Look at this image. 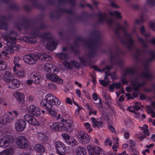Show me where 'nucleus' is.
Masks as SVG:
<instances>
[{
	"instance_id": "nucleus-1",
	"label": "nucleus",
	"mask_w": 155,
	"mask_h": 155,
	"mask_svg": "<svg viewBox=\"0 0 155 155\" xmlns=\"http://www.w3.org/2000/svg\"><path fill=\"white\" fill-rule=\"evenodd\" d=\"M74 127L73 122L71 117L62 119L61 122H53L49 126L51 130L53 131H61L70 132L72 130Z\"/></svg>"
},
{
	"instance_id": "nucleus-2",
	"label": "nucleus",
	"mask_w": 155,
	"mask_h": 155,
	"mask_svg": "<svg viewBox=\"0 0 155 155\" xmlns=\"http://www.w3.org/2000/svg\"><path fill=\"white\" fill-rule=\"evenodd\" d=\"M44 69L47 73L46 77L48 79L58 84H62L63 80L58 76L55 75L58 73V69L57 67L49 63L45 64Z\"/></svg>"
},
{
	"instance_id": "nucleus-3",
	"label": "nucleus",
	"mask_w": 155,
	"mask_h": 155,
	"mask_svg": "<svg viewBox=\"0 0 155 155\" xmlns=\"http://www.w3.org/2000/svg\"><path fill=\"white\" fill-rule=\"evenodd\" d=\"M42 56L43 59H44L46 61H48L49 59L50 60L51 59V57L48 56L47 55H43L41 53H39L37 55H25L24 58V60L25 61L30 64H35L37 60L41 57V56Z\"/></svg>"
},
{
	"instance_id": "nucleus-4",
	"label": "nucleus",
	"mask_w": 155,
	"mask_h": 155,
	"mask_svg": "<svg viewBox=\"0 0 155 155\" xmlns=\"http://www.w3.org/2000/svg\"><path fill=\"white\" fill-rule=\"evenodd\" d=\"M43 100L45 101V104L48 105H51L52 106L53 105L56 106H59L61 103V101L58 98L49 94H47L45 99Z\"/></svg>"
},
{
	"instance_id": "nucleus-5",
	"label": "nucleus",
	"mask_w": 155,
	"mask_h": 155,
	"mask_svg": "<svg viewBox=\"0 0 155 155\" xmlns=\"http://www.w3.org/2000/svg\"><path fill=\"white\" fill-rule=\"evenodd\" d=\"M56 153L59 155H65L67 153L66 147L65 144L60 141H56L54 143Z\"/></svg>"
},
{
	"instance_id": "nucleus-6",
	"label": "nucleus",
	"mask_w": 155,
	"mask_h": 155,
	"mask_svg": "<svg viewBox=\"0 0 155 155\" xmlns=\"http://www.w3.org/2000/svg\"><path fill=\"white\" fill-rule=\"evenodd\" d=\"M87 149L89 155H104V152L103 150L98 147L88 145Z\"/></svg>"
},
{
	"instance_id": "nucleus-7",
	"label": "nucleus",
	"mask_w": 155,
	"mask_h": 155,
	"mask_svg": "<svg viewBox=\"0 0 155 155\" xmlns=\"http://www.w3.org/2000/svg\"><path fill=\"white\" fill-rule=\"evenodd\" d=\"M13 141L14 139L12 136H4L0 139V147L5 148L12 144Z\"/></svg>"
},
{
	"instance_id": "nucleus-8",
	"label": "nucleus",
	"mask_w": 155,
	"mask_h": 155,
	"mask_svg": "<svg viewBox=\"0 0 155 155\" xmlns=\"http://www.w3.org/2000/svg\"><path fill=\"white\" fill-rule=\"evenodd\" d=\"M40 104L42 107H45L48 114L51 116L54 117L56 116L57 112L54 107L51 105H48L45 104L44 100H41Z\"/></svg>"
},
{
	"instance_id": "nucleus-9",
	"label": "nucleus",
	"mask_w": 155,
	"mask_h": 155,
	"mask_svg": "<svg viewBox=\"0 0 155 155\" xmlns=\"http://www.w3.org/2000/svg\"><path fill=\"white\" fill-rule=\"evenodd\" d=\"M16 144L18 147L24 148L28 146V142L26 138L23 136L18 137L16 139Z\"/></svg>"
},
{
	"instance_id": "nucleus-10",
	"label": "nucleus",
	"mask_w": 155,
	"mask_h": 155,
	"mask_svg": "<svg viewBox=\"0 0 155 155\" xmlns=\"http://www.w3.org/2000/svg\"><path fill=\"white\" fill-rule=\"evenodd\" d=\"M26 124V122L23 120H18L15 124V130L18 132L23 131L25 128Z\"/></svg>"
},
{
	"instance_id": "nucleus-11",
	"label": "nucleus",
	"mask_w": 155,
	"mask_h": 155,
	"mask_svg": "<svg viewBox=\"0 0 155 155\" xmlns=\"http://www.w3.org/2000/svg\"><path fill=\"white\" fill-rule=\"evenodd\" d=\"M27 110L29 113L36 117L39 116L41 114L39 108L33 104L30 105L28 107Z\"/></svg>"
},
{
	"instance_id": "nucleus-12",
	"label": "nucleus",
	"mask_w": 155,
	"mask_h": 155,
	"mask_svg": "<svg viewBox=\"0 0 155 155\" xmlns=\"http://www.w3.org/2000/svg\"><path fill=\"white\" fill-rule=\"evenodd\" d=\"M24 119L28 123L31 125L38 126L39 124L38 121L36 119L28 114L25 115L24 116Z\"/></svg>"
},
{
	"instance_id": "nucleus-13",
	"label": "nucleus",
	"mask_w": 155,
	"mask_h": 155,
	"mask_svg": "<svg viewBox=\"0 0 155 155\" xmlns=\"http://www.w3.org/2000/svg\"><path fill=\"white\" fill-rule=\"evenodd\" d=\"M78 137L79 140L83 143H86L90 141V138L88 135L86 133L81 132L78 135Z\"/></svg>"
},
{
	"instance_id": "nucleus-14",
	"label": "nucleus",
	"mask_w": 155,
	"mask_h": 155,
	"mask_svg": "<svg viewBox=\"0 0 155 155\" xmlns=\"http://www.w3.org/2000/svg\"><path fill=\"white\" fill-rule=\"evenodd\" d=\"M14 78L13 74L8 71H6L3 76V79L6 82H11Z\"/></svg>"
},
{
	"instance_id": "nucleus-15",
	"label": "nucleus",
	"mask_w": 155,
	"mask_h": 155,
	"mask_svg": "<svg viewBox=\"0 0 155 155\" xmlns=\"http://www.w3.org/2000/svg\"><path fill=\"white\" fill-rule=\"evenodd\" d=\"M31 75V77L34 79V82L36 84H38L39 83L42 79V77L38 72H35L32 73Z\"/></svg>"
},
{
	"instance_id": "nucleus-16",
	"label": "nucleus",
	"mask_w": 155,
	"mask_h": 155,
	"mask_svg": "<svg viewBox=\"0 0 155 155\" xmlns=\"http://www.w3.org/2000/svg\"><path fill=\"white\" fill-rule=\"evenodd\" d=\"M34 149L36 152L40 153L44 152L45 150V147L44 146L40 143L35 144Z\"/></svg>"
},
{
	"instance_id": "nucleus-17",
	"label": "nucleus",
	"mask_w": 155,
	"mask_h": 155,
	"mask_svg": "<svg viewBox=\"0 0 155 155\" xmlns=\"http://www.w3.org/2000/svg\"><path fill=\"white\" fill-rule=\"evenodd\" d=\"M92 121V126L93 127H97L98 128H100L103 126V123L101 121H97L94 117L91 119Z\"/></svg>"
},
{
	"instance_id": "nucleus-18",
	"label": "nucleus",
	"mask_w": 155,
	"mask_h": 155,
	"mask_svg": "<svg viewBox=\"0 0 155 155\" xmlns=\"http://www.w3.org/2000/svg\"><path fill=\"white\" fill-rule=\"evenodd\" d=\"M64 64L65 66L68 68L70 67V65H71L72 66L76 68H78L79 67V64L76 61H70V64L69 62L67 61H65L64 62Z\"/></svg>"
},
{
	"instance_id": "nucleus-19",
	"label": "nucleus",
	"mask_w": 155,
	"mask_h": 155,
	"mask_svg": "<svg viewBox=\"0 0 155 155\" xmlns=\"http://www.w3.org/2000/svg\"><path fill=\"white\" fill-rule=\"evenodd\" d=\"M37 136L39 139L44 143H45V142L47 140V137L46 135L41 132H37Z\"/></svg>"
},
{
	"instance_id": "nucleus-20",
	"label": "nucleus",
	"mask_w": 155,
	"mask_h": 155,
	"mask_svg": "<svg viewBox=\"0 0 155 155\" xmlns=\"http://www.w3.org/2000/svg\"><path fill=\"white\" fill-rule=\"evenodd\" d=\"M76 155H86V150L85 148L82 147H78L75 151Z\"/></svg>"
},
{
	"instance_id": "nucleus-21",
	"label": "nucleus",
	"mask_w": 155,
	"mask_h": 155,
	"mask_svg": "<svg viewBox=\"0 0 155 155\" xmlns=\"http://www.w3.org/2000/svg\"><path fill=\"white\" fill-rule=\"evenodd\" d=\"M14 96L16 100L19 102H22L24 101V96L21 93L16 92L14 94Z\"/></svg>"
},
{
	"instance_id": "nucleus-22",
	"label": "nucleus",
	"mask_w": 155,
	"mask_h": 155,
	"mask_svg": "<svg viewBox=\"0 0 155 155\" xmlns=\"http://www.w3.org/2000/svg\"><path fill=\"white\" fill-rule=\"evenodd\" d=\"M2 38L7 41V45H10V43L14 44L16 43V39L15 38L12 37H8L7 36H5L4 35H2Z\"/></svg>"
},
{
	"instance_id": "nucleus-23",
	"label": "nucleus",
	"mask_w": 155,
	"mask_h": 155,
	"mask_svg": "<svg viewBox=\"0 0 155 155\" xmlns=\"http://www.w3.org/2000/svg\"><path fill=\"white\" fill-rule=\"evenodd\" d=\"M14 153L12 149H7L0 152V155H12Z\"/></svg>"
},
{
	"instance_id": "nucleus-24",
	"label": "nucleus",
	"mask_w": 155,
	"mask_h": 155,
	"mask_svg": "<svg viewBox=\"0 0 155 155\" xmlns=\"http://www.w3.org/2000/svg\"><path fill=\"white\" fill-rule=\"evenodd\" d=\"M14 74L17 77H23L25 76V72L24 69L21 68L19 69Z\"/></svg>"
},
{
	"instance_id": "nucleus-25",
	"label": "nucleus",
	"mask_w": 155,
	"mask_h": 155,
	"mask_svg": "<svg viewBox=\"0 0 155 155\" xmlns=\"http://www.w3.org/2000/svg\"><path fill=\"white\" fill-rule=\"evenodd\" d=\"M12 84L11 87L13 88L18 87L20 85V83L17 79L14 78L13 80L12 81Z\"/></svg>"
},
{
	"instance_id": "nucleus-26",
	"label": "nucleus",
	"mask_w": 155,
	"mask_h": 155,
	"mask_svg": "<svg viewBox=\"0 0 155 155\" xmlns=\"http://www.w3.org/2000/svg\"><path fill=\"white\" fill-rule=\"evenodd\" d=\"M7 49H6V50L2 51V53L3 55L5 56L6 54H11L13 53L14 49H12V47L11 48L7 47Z\"/></svg>"
},
{
	"instance_id": "nucleus-27",
	"label": "nucleus",
	"mask_w": 155,
	"mask_h": 155,
	"mask_svg": "<svg viewBox=\"0 0 155 155\" xmlns=\"http://www.w3.org/2000/svg\"><path fill=\"white\" fill-rule=\"evenodd\" d=\"M95 104V106L97 107L100 110V111L101 113H103L104 111L105 108L104 107H102V105L101 103V100L100 99L99 100V103H94Z\"/></svg>"
},
{
	"instance_id": "nucleus-28",
	"label": "nucleus",
	"mask_w": 155,
	"mask_h": 155,
	"mask_svg": "<svg viewBox=\"0 0 155 155\" xmlns=\"http://www.w3.org/2000/svg\"><path fill=\"white\" fill-rule=\"evenodd\" d=\"M47 48L48 49L51 50H53L55 49L56 48L55 44L53 42L51 43H48L47 45Z\"/></svg>"
},
{
	"instance_id": "nucleus-29",
	"label": "nucleus",
	"mask_w": 155,
	"mask_h": 155,
	"mask_svg": "<svg viewBox=\"0 0 155 155\" xmlns=\"http://www.w3.org/2000/svg\"><path fill=\"white\" fill-rule=\"evenodd\" d=\"M147 128L148 126L146 124L144 125L143 127H141V129L142 131L144 134L147 136L149 135V132Z\"/></svg>"
},
{
	"instance_id": "nucleus-30",
	"label": "nucleus",
	"mask_w": 155,
	"mask_h": 155,
	"mask_svg": "<svg viewBox=\"0 0 155 155\" xmlns=\"http://www.w3.org/2000/svg\"><path fill=\"white\" fill-rule=\"evenodd\" d=\"M11 120L12 119L10 118L9 117H7L5 119V121L3 120V121H2V122L0 121V127L5 124H7L10 123L11 121Z\"/></svg>"
},
{
	"instance_id": "nucleus-31",
	"label": "nucleus",
	"mask_w": 155,
	"mask_h": 155,
	"mask_svg": "<svg viewBox=\"0 0 155 155\" xmlns=\"http://www.w3.org/2000/svg\"><path fill=\"white\" fill-rule=\"evenodd\" d=\"M99 81L100 84L103 86H106L108 84L109 82V79L107 78V76L106 75L105 77L104 80H99Z\"/></svg>"
},
{
	"instance_id": "nucleus-32",
	"label": "nucleus",
	"mask_w": 155,
	"mask_h": 155,
	"mask_svg": "<svg viewBox=\"0 0 155 155\" xmlns=\"http://www.w3.org/2000/svg\"><path fill=\"white\" fill-rule=\"evenodd\" d=\"M127 110L129 111L130 112H134L135 115H134L135 117L136 118H138L140 117V114H137L134 110L133 109V107L131 106H130L127 107Z\"/></svg>"
},
{
	"instance_id": "nucleus-33",
	"label": "nucleus",
	"mask_w": 155,
	"mask_h": 155,
	"mask_svg": "<svg viewBox=\"0 0 155 155\" xmlns=\"http://www.w3.org/2000/svg\"><path fill=\"white\" fill-rule=\"evenodd\" d=\"M6 68V63L3 60H0V70L5 69Z\"/></svg>"
},
{
	"instance_id": "nucleus-34",
	"label": "nucleus",
	"mask_w": 155,
	"mask_h": 155,
	"mask_svg": "<svg viewBox=\"0 0 155 155\" xmlns=\"http://www.w3.org/2000/svg\"><path fill=\"white\" fill-rule=\"evenodd\" d=\"M116 142L115 143V144H113L112 147V148L113 150L115 151H117V148L119 147L118 138H116Z\"/></svg>"
},
{
	"instance_id": "nucleus-35",
	"label": "nucleus",
	"mask_w": 155,
	"mask_h": 155,
	"mask_svg": "<svg viewBox=\"0 0 155 155\" xmlns=\"http://www.w3.org/2000/svg\"><path fill=\"white\" fill-rule=\"evenodd\" d=\"M23 39L26 42L28 43H34L36 41L35 38L33 39L32 38H28L25 37L23 38Z\"/></svg>"
},
{
	"instance_id": "nucleus-36",
	"label": "nucleus",
	"mask_w": 155,
	"mask_h": 155,
	"mask_svg": "<svg viewBox=\"0 0 155 155\" xmlns=\"http://www.w3.org/2000/svg\"><path fill=\"white\" fill-rule=\"evenodd\" d=\"M84 125L85 128L88 130L89 132H91L92 131V130L91 128V126L89 123L88 122L85 123Z\"/></svg>"
},
{
	"instance_id": "nucleus-37",
	"label": "nucleus",
	"mask_w": 155,
	"mask_h": 155,
	"mask_svg": "<svg viewBox=\"0 0 155 155\" xmlns=\"http://www.w3.org/2000/svg\"><path fill=\"white\" fill-rule=\"evenodd\" d=\"M8 114L9 116L11 117H16L18 115V112L16 110H13L12 112L9 111L8 112Z\"/></svg>"
},
{
	"instance_id": "nucleus-38",
	"label": "nucleus",
	"mask_w": 155,
	"mask_h": 155,
	"mask_svg": "<svg viewBox=\"0 0 155 155\" xmlns=\"http://www.w3.org/2000/svg\"><path fill=\"white\" fill-rule=\"evenodd\" d=\"M110 14L112 15L115 16L117 18H121L120 13L117 12H110Z\"/></svg>"
},
{
	"instance_id": "nucleus-39",
	"label": "nucleus",
	"mask_w": 155,
	"mask_h": 155,
	"mask_svg": "<svg viewBox=\"0 0 155 155\" xmlns=\"http://www.w3.org/2000/svg\"><path fill=\"white\" fill-rule=\"evenodd\" d=\"M21 66L20 64H15L13 67V71L15 74V72H17L20 67Z\"/></svg>"
},
{
	"instance_id": "nucleus-40",
	"label": "nucleus",
	"mask_w": 155,
	"mask_h": 155,
	"mask_svg": "<svg viewBox=\"0 0 155 155\" xmlns=\"http://www.w3.org/2000/svg\"><path fill=\"white\" fill-rule=\"evenodd\" d=\"M62 138L65 140H68L70 139V136L66 133L62 134H61Z\"/></svg>"
},
{
	"instance_id": "nucleus-41",
	"label": "nucleus",
	"mask_w": 155,
	"mask_h": 155,
	"mask_svg": "<svg viewBox=\"0 0 155 155\" xmlns=\"http://www.w3.org/2000/svg\"><path fill=\"white\" fill-rule=\"evenodd\" d=\"M125 124L128 126H131L133 124L131 121L130 119L127 118L126 119L124 120Z\"/></svg>"
},
{
	"instance_id": "nucleus-42",
	"label": "nucleus",
	"mask_w": 155,
	"mask_h": 155,
	"mask_svg": "<svg viewBox=\"0 0 155 155\" xmlns=\"http://www.w3.org/2000/svg\"><path fill=\"white\" fill-rule=\"evenodd\" d=\"M104 144L106 145H109L110 147H111L112 145V141L108 139H107L105 141Z\"/></svg>"
},
{
	"instance_id": "nucleus-43",
	"label": "nucleus",
	"mask_w": 155,
	"mask_h": 155,
	"mask_svg": "<svg viewBox=\"0 0 155 155\" xmlns=\"http://www.w3.org/2000/svg\"><path fill=\"white\" fill-rule=\"evenodd\" d=\"M139 105V103L138 102H136L135 103V105L133 107V108L136 110H139L140 109Z\"/></svg>"
},
{
	"instance_id": "nucleus-44",
	"label": "nucleus",
	"mask_w": 155,
	"mask_h": 155,
	"mask_svg": "<svg viewBox=\"0 0 155 155\" xmlns=\"http://www.w3.org/2000/svg\"><path fill=\"white\" fill-rule=\"evenodd\" d=\"M20 60V58L19 57H15L13 61V63L14 64H19L18 63L19 61Z\"/></svg>"
},
{
	"instance_id": "nucleus-45",
	"label": "nucleus",
	"mask_w": 155,
	"mask_h": 155,
	"mask_svg": "<svg viewBox=\"0 0 155 155\" xmlns=\"http://www.w3.org/2000/svg\"><path fill=\"white\" fill-rule=\"evenodd\" d=\"M97 113V111L96 110H93L91 109H89V115H90L91 114H94L96 115Z\"/></svg>"
},
{
	"instance_id": "nucleus-46",
	"label": "nucleus",
	"mask_w": 155,
	"mask_h": 155,
	"mask_svg": "<svg viewBox=\"0 0 155 155\" xmlns=\"http://www.w3.org/2000/svg\"><path fill=\"white\" fill-rule=\"evenodd\" d=\"M71 143L73 144V145H76L77 144V142L75 140H74V139H71ZM67 143L68 145H70V144H71V142L70 141H69L68 142H67Z\"/></svg>"
},
{
	"instance_id": "nucleus-47",
	"label": "nucleus",
	"mask_w": 155,
	"mask_h": 155,
	"mask_svg": "<svg viewBox=\"0 0 155 155\" xmlns=\"http://www.w3.org/2000/svg\"><path fill=\"white\" fill-rule=\"evenodd\" d=\"M49 87L50 89H56V87L55 86V85L53 84L52 83H50L48 84Z\"/></svg>"
},
{
	"instance_id": "nucleus-48",
	"label": "nucleus",
	"mask_w": 155,
	"mask_h": 155,
	"mask_svg": "<svg viewBox=\"0 0 155 155\" xmlns=\"http://www.w3.org/2000/svg\"><path fill=\"white\" fill-rule=\"evenodd\" d=\"M11 46L12 47V49H14V50L15 51L18 50L19 49L20 47L19 46L14 45Z\"/></svg>"
},
{
	"instance_id": "nucleus-49",
	"label": "nucleus",
	"mask_w": 155,
	"mask_h": 155,
	"mask_svg": "<svg viewBox=\"0 0 155 155\" xmlns=\"http://www.w3.org/2000/svg\"><path fill=\"white\" fill-rule=\"evenodd\" d=\"M131 150L136 153H139V151L138 149L136 147H134L130 149Z\"/></svg>"
},
{
	"instance_id": "nucleus-50",
	"label": "nucleus",
	"mask_w": 155,
	"mask_h": 155,
	"mask_svg": "<svg viewBox=\"0 0 155 155\" xmlns=\"http://www.w3.org/2000/svg\"><path fill=\"white\" fill-rule=\"evenodd\" d=\"M115 87V86L114 84H110L109 86V90L110 91L113 92L114 90V88Z\"/></svg>"
},
{
	"instance_id": "nucleus-51",
	"label": "nucleus",
	"mask_w": 155,
	"mask_h": 155,
	"mask_svg": "<svg viewBox=\"0 0 155 155\" xmlns=\"http://www.w3.org/2000/svg\"><path fill=\"white\" fill-rule=\"evenodd\" d=\"M137 137L140 141H142L145 137V136L142 134H138Z\"/></svg>"
},
{
	"instance_id": "nucleus-52",
	"label": "nucleus",
	"mask_w": 155,
	"mask_h": 155,
	"mask_svg": "<svg viewBox=\"0 0 155 155\" xmlns=\"http://www.w3.org/2000/svg\"><path fill=\"white\" fill-rule=\"evenodd\" d=\"M78 107H77L75 111V114L77 115H78L79 114V111L81 110V108L79 107L78 105H77Z\"/></svg>"
},
{
	"instance_id": "nucleus-53",
	"label": "nucleus",
	"mask_w": 155,
	"mask_h": 155,
	"mask_svg": "<svg viewBox=\"0 0 155 155\" xmlns=\"http://www.w3.org/2000/svg\"><path fill=\"white\" fill-rule=\"evenodd\" d=\"M76 92L77 94V95L79 97H81V91L79 90V89H77L76 91Z\"/></svg>"
},
{
	"instance_id": "nucleus-54",
	"label": "nucleus",
	"mask_w": 155,
	"mask_h": 155,
	"mask_svg": "<svg viewBox=\"0 0 155 155\" xmlns=\"http://www.w3.org/2000/svg\"><path fill=\"white\" fill-rule=\"evenodd\" d=\"M66 102L70 104H71L72 102L71 99L69 98H67L66 99Z\"/></svg>"
},
{
	"instance_id": "nucleus-55",
	"label": "nucleus",
	"mask_w": 155,
	"mask_h": 155,
	"mask_svg": "<svg viewBox=\"0 0 155 155\" xmlns=\"http://www.w3.org/2000/svg\"><path fill=\"white\" fill-rule=\"evenodd\" d=\"M124 93V91L123 89H121L119 92H117L116 93L117 97L119 96L120 94H123Z\"/></svg>"
},
{
	"instance_id": "nucleus-56",
	"label": "nucleus",
	"mask_w": 155,
	"mask_h": 155,
	"mask_svg": "<svg viewBox=\"0 0 155 155\" xmlns=\"http://www.w3.org/2000/svg\"><path fill=\"white\" fill-rule=\"evenodd\" d=\"M92 96L94 101H96L97 100L98 97L97 95L96 94H94Z\"/></svg>"
},
{
	"instance_id": "nucleus-57",
	"label": "nucleus",
	"mask_w": 155,
	"mask_h": 155,
	"mask_svg": "<svg viewBox=\"0 0 155 155\" xmlns=\"http://www.w3.org/2000/svg\"><path fill=\"white\" fill-rule=\"evenodd\" d=\"M114 84L115 87L117 89L119 88L120 87V84L119 83H115Z\"/></svg>"
},
{
	"instance_id": "nucleus-58",
	"label": "nucleus",
	"mask_w": 155,
	"mask_h": 155,
	"mask_svg": "<svg viewBox=\"0 0 155 155\" xmlns=\"http://www.w3.org/2000/svg\"><path fill=\"white\" fill-rule=\"evenodd\" d=\"M124 136L126 139H128L129 136V133L127 132H125L124 134Z\"/></svg>"
},
{
	"instance_id": "nucleus-59",
	"label": "nucleus",
	"mask_w": 155,
	"mask_h": 155,
	"mask_svg": "<svg viewBox=\"0 0 155 155\" xmlns=\"http://www.w3.org/2000/svg\"><path fill=\"white\" fill-rule=\"evenodd\" d=\"M33 81L30 79L28 80L27 81V83L28 85H31L32 84Z\"/></svg>"
},
{
	"instance_id": "nucleus-60",
	"label": "nucleus",
	"mask_w": 155,
	"mask_h": 155,
	"mask_svg": "<svg viewBox=\"0 0 155 155\" xmlns=\"http://www.w3.org/2000/svg\"><path fill=\"white\" fill-rule=\"evenodd\" d=\"M126 96L127 97V99H133V97H132L130 94H126Z\"/></svg>"
},
{
	"instance_id": "nucleus-61",
	"label": "nucleus",
	"mask_w": 155,
	"mask_h": 155,
	"mask_svg": "<svg viewBox=\"0 0 155 155\" xmlns=\"http://www.w3.org/2000/svg\"><path fill=\"white\" fill-rule=\"evenodd\" d=\"M108 128L109 130H110L111 132H114L115 131L114 129L112 126H109Z\"/></svg>"
},
{
	"instance_id": "nucleus-62",
	"label": "nucleus",
	"mask_w": 155,
	"mask_h": 155,
	"mask_svg": "<svg viewBox=\"0 0 155 155\" xmlns=\"http://www.w3.org/2000/svg\"><path fill=\"white\" fill-rule=\"evenodd\" d=\"M118 155H128V154L126 153V151H124L121 153H119Z\"/></svg>"
},
{
	"instance_id": "nucleus-63",
	"label": "nucleus",
	"mask_w": 155,
	"mask_h": 155,
	"mask_svg": "<svg viewBox=\"0 0 155 155\" xmlns=\"http://www.w3.org/2000/svg\"><path fill=\"white\" fill-rule=\"evenodd\" d=\"M124 95H121L119 99V100L120 101H123L124 100Z\"/></svg>"
},
{
	"instance_id": "nucleus-64",
	"label": "nucleus",
	"mask_w": 155,
	"mask_h": 155,
	"mask_svg": "<svg viewBox=\"0 0 155 155\" xmlns=\"http://www.w3.org/2000/svg\"><path fill=\"white\" fill-rule=\"evenodd\" d=\"M154 145V144L153 143H151V144H150L149 145H147L146 146V147L147 148L149 149V148H150L151 147H153V146Z\"/></svg>"
}]
</instances>
